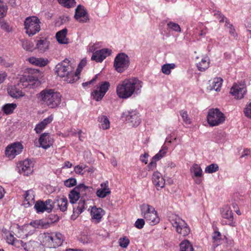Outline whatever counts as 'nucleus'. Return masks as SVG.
<instances>
[{
	"label": "nucleus",
	"mask_w": 251,
	"mask_h": 251,
	"mask_svg": "<svg viewBox=\"0 0 251 251\" xmlns=\"http://www.w3.org/2000/svg\"><path fill=\"white\" fill-rule=\"evenodd\" d=\"M142 85L143 82L136 77L126 79L117 86V94L120 98L127 99L140 93Z\"/></svg>",
	"instance_id": "f257e3e1"
},
{
	"label": "nucleus",
	"mask_w": 251,
	"mask_h": 251,
	"mask_svg": "<svg viewBox=\"0 0 251 251\" xmlns=\"http://www.w3.org/2000/svg\"><path fill=\"white\" fill-rule=\"evenodd\" d=\"M74 68L70 61L65 59L55 66V72L57 75L68 83H74L76 79L77 74L73 71Z\"/></svg>",
	"instance_id": "f03ea898"
},
{
	"label": "nucleus",
	"mask_w": 251,
	"mask_h": 251,
	"mask_svg": "<svg viewBox=\"0 0 251 251\" xmlns=\"http://www.w3.org/2000/svg\"><path fill=\"white\" fill-rule=\"evenodd\" d=\"M39 95L41 100L50 108L58 107L61 103V95L54 90L45 89Z\"/></svg>",
	"instance_id": "7ed1b4c3"
},
{
	"label": "nucleus",
	"mask_w": 251,
	"mask_h": 251,
	"mask_svg": "<svg viewBox=\"0 0 251 251\" xmlns=\"http://www.w3.org/2000/svg\"><path fill=\"white\" fill-rule=\"evenodd\" d=\"M40 23V20L36 16L26 18L24 22L25 33L31 36L39 32L41 29Z\"/></svg>",
	"instance_id": "20e7f679"
},
{
	"label": "nucleus",
	"mask_w": 251,
	"mask_h": 251,
	"mask_svg": "<svg viewBox=\"0 0 251 251\" xmlns=\"http://www.w3.org/2000/svg\"><path fill=\"white\" fill-rule=\"evenodd\" d=\"M141 213L144 218L151 225H155L159 221L154 208L148 204H143L141 207Z\"/></svg>",
	"instance_id": "39448f33"
},
{
	"label": "nucleus",
	"mask_w": 251,
	"mask_h": 251,
	"mask_svg": "<svg viewBox=\"0 0 251 251\" xmlns=\"http://www.w3.org/2000/svg\"><path fill=\"white\" fill-rule=\"evenodd\" d=\"M207 119L209 125L214 126L223 123L225 121V117L219 109H211L208 111Z\"/></svg>",
	"instance_id": "423d86ee"
},
{
	"label": "nucleus",
	"mask_w": 251,
	"mask_h": 251,
	"mask_svg": "<svg viewBox=\"0 0 251 251\" xmlns=\"http://www.w3.org/2000/svg\"><path fill=\"white\" fill-rule=\"evenodd\" d=\"M129 65V58L125 53H120L114 59V67L118 73H123Z\"/></svg>",
	"instance_id": "0eeeda50"
},
{
	"label": "nucleus",
	"mask_w": 251,
	"mask_h": 251,
	"mask_svg": "<svg viewBox=\"0 0 251 251\" xmlns=\"http://www.w3.org/2000/svg\"><path fill=\"white\" fill-rule=\"evenodd\" d=\"M171 222L178 233L185 236L190 233V229L187 224L177 216H173L171 219Z\"/></svg>",
	"instance_id": "6e6552de"
},
{
	"label": "nucleus",
	"mask_w": 251,
	"mask_h": 251,
	"mask_svg": "<svg viewBox=\"0 0 251 251\" xmlns=\"http://www.w3.org/2000/svg\"><path fill=\"white\" fill-rule=\"evenodd\" d=\"M110 84L108 81L100 83L97 88L92 92L91 95L93 99L96 101L101 100L108 90Z\"/></svg>",
	"instance_id": "1a4fd4ad"
},
{
	"label": "nucleus",
	"mask_w": 251,
	"mask_h": 251,
	"mask_svg": "<svg viewBox=\"0 0 251 251\" xmlns=\"http://www.w3.org/2000/svg\"><path fill=\"white\" fill-rule=\"evenodd\" d=\"M122 117L124 118L126 121L133 126H138L141 123L139 113L136 110H132L124 112Z\"/></svg>",
	"instance_id": "9d476101"
},
{
	"label": "nucleus",
	"mask_w": 251,
	"mask_h": 251,
	"mask_svg": "<svg viewBox=\"0 0 251 251\" xmlns=\"http://www.w3.org/2000/svg\"><path fill=\"white\" fill-rule=\"evenodd\" d=\"M33 163L29 159L25 160L17 164V170L20 174L28 176L33 172Z\"/></svg>",
	"instance_id": "9b49d317"
},
{
	"label": "nucleus",
	"mask_w": 251,
	"mask_h": 251,
	"mask_svg": "<svg viewBox=\"0 0 251 251\" xmlns=\"http://www.w3.org/2000/svg\"><path fill=\"white\" fill-rule=\"evenodd\" d=\"M246 86L243 83H235L231 87L230 93L236 99H241L246 93Z\"/></svg>",
	"instance_id": "f8f14e48"
},
{
	"label": "nucleus",
	"mask_w": 251,
	"mask_h": 251,
	"mask_svg": "<svg viewBox=\"0 0 251 251\" xmlns=\"http://www.w3.org/2000/svg\"><path fill=\"white\" fill-rule=\"evenodd\" d=\"M23 149V146L21 143H14L6 148L5 154L10 159H13L22 151Z\"/></svg>",
	"instance_id": "ddd939ff"
},
{
	"label": "nucleus",
	"mask_w": 251,
	"mask_h": 251,
	"mask_svg": "<svg viewBox=\"0 0 251 251\" xmlns=\"http://www.w3.org/2000/svg\"><path fill=\"white\" fill-rule=\"evenodd\" d=\"M51 210H59L60 211L65 212L67 209L68 200L66 198L62 197L55 199L53 201L51 202Z\"/></svg>",
	"instance_id": "4468645a"
},
{
	"label": "nucleus",
	"mask_w": 251,
	"mask_h": 251,
	"mask_svg": "<svg viewBox=\"0 0 251 251\" xmlns=\"http://www.w3.org/2000/svg\"><path fill=\"white\" fill-rule=\"evenodd\" d=\"M75 18L79 23H84L89 21L88 14L84 7L80 5L75 9Z\"/></svg>",
	"instance_id": "2eb2a0df"
},
{
	"label": "nucleus",
	"mask_w": 251,
	"mask_h": 251,
	"mask_svg": "<svg viewBox=\"0 0 251 251\" xmlns=\"http://www.w3.org/2000/svg\"><path fill=\"white\" fill-rule=\"evenodd\" d=\"M220 212L222 217L228 220L229 226L232 227L236 226L235 222L233 221V213L228 205L224 206L221 208Z\"/></svg>",
	"instance_id": "dca6fc26"
},
{
	"label": "nucleus",
	"mask_w": 251,
	"mask_h": 251,
	"mask_svg": "<svg viewBox=\"0 0 251 251\" xmlns=\"http://www.w3.org/2000/svg\"><path fill=\"white\" fill-rule=\"evenodd\" d=\"M21 244L22 247L27 251H44V246L37 241H30L27 243H24L21 241Z\"/></svg>",
	"instance_id": "f3484780"
},
{
	"label": "nucleus",
	"mask_w": 251,
	"mask_h": 251,
	"mask_svg": "<svg viewBox=\"0 0 251 251\" xmlns=\"http://www.w3.org/2000/svg\"><path fill=\"white\" fill-rule=\"evenodd\" d=\"M168 147L165 146H162L161 149L152 158L151 162L149 164L148 167L149 170H152L156 166V162L160 160L166 154L168 151Z\"/></svg>",
	"instance_id": "a211bd4d"
},
{
	"label": "nucleus",
	"mask_w": 251,
	"mask_h": 251,
	"mask_svg": "<svg viewBox=\"0 0 251 251\" xmlns=\"http://www.w3.org/2000/svg\"><path fill=\"white\" fill-rule=\"evenodd\" d=\"M51 202V200L50 199L47 200L45 202L40 201H37L34 205V208L38 213L43 212L45 211L49 213L50 212L52 207Z\"/></svg>",
	"instance_id": "6ab92c4d"
},
{
	"label": "nucleus",
	"mask_w": 251,
	"mask_h": 251,
	"mask_svg": "<svg viewBox=\"0 0 251 251\" xmlns=\"http://www.w3.org/2000/svg\"><path fill=\"white\" fill-rule=\"evenodd\" d=\"M40 146L45 149L50 148L53 143V139L49 133H44L39 139Z\"/></svg>",
	"instance_id": "aec40b11"
},
{
	"label": "nucleus",
	"mask_w": 251,
	"mask_h": 251,
	"mask_svg": "<svg viewBox=\"0 0 251 251\" xmlns=\"http://www.w3.org/2000/svg\"><path fill=\"white\" fill-rule=\"evenodd\" d=\"M110 54V50L107 49H103L93 52L91 57L92 60L97 62H101Z\"/></svg>",
	"instance_id": "412c9836"
},
{
	"label": "nucleus",
	"mask_w": 251,
	"mask_h": 251,
	"mask_svg": "<svg viewBox=\"0 0 251 251\" xmlns=\"http://www.w3.org/2000/svg\"><path fill=\"white\" fill-rule=\"evenodd\" d=\"M111 193V191L108 186V181L100 184V188L96 192L97 196L100 198H104Z\"/></svg>",
	"instance_id": "4be33fe9"
},
{
	"label": "nucleus",
	"mask_w": 251,
	"mask_h": 251,
	"mask_svg": "<svg viewBox=\"0 0 251 251\" xmlns=\"http://www.w3.org/2000/svg\"><path fill=\"white\" fill-rule=\"evenodd\" d=\"M35 193L32 189L27 190L25 194V201L24 205L25 207H28L34 203Z\"/></svg>",
	"instance_id": "5701e85b"
},
{
	"label": "nucleus",
	"mask_w": 251,
	"mask_h": 251,
	"mask_svg": "<svg viewBox=\"0 0 251 251\" xmlns=\"http://www.w3.org/2000/svg\"><path fill=\"white\" fill-rule=\"evenodd\" d=\"M152 182L158 188H162L165 186V180L161 174L158 172H155L152 175Z\"/></svg>",
	"instance_id": "b1692460"
},
{
	"label": "nucleus",
	"mask_w": 251,
	"mask_h": 251,
	"mask_svg": "<svg viewBox=\"0 0 251 251\" xmlns=\"http://www.w3.org/2000/svg\"><path fill=\"white\" fill-rule=\"evenodd\" d=\"M53 120V117L52 115L49 116L48 118H45L40 123L38 124L34 130L36 131L37 133H41L43 130L46 127V126L50 123Z\"/></svg>",
	"instance_id": "393cba45"
},
{
	"label": "nucleus",
	"mask_w": 251,
	"mask_h": 251,
	"mask_svg": "<svg viewBox=\"0 0 251 251\" xmlns=\"http://www.w3.org/2000/svg\"><path fill=\"white\" fill-rule=\"evenodd\" d=\"M50 42L46 39H41L36 42V48L40 52L46 51L49 48Z\"/></svg>",
	"instance_id": "a878e982"
},
{
	"label": "nucleus",
	"mask_w": 251,
	"mask_h": 251,
	"mask_svg": "<svg viewBox=\"0 0 251 251\" xmlns=\"http://www.w3.org/2000/svg\"><path fill=\"white\" fill-rule=\"evenodd\" d=\"M223 79L220 77L214 78L209 81V89L214 90L216 91H220L222 84Z\"/></svg>",
	"instance_id": "bb28decb"
},
{
	"label": "nucleus",
	"mask_w": 251,
	"mask_h": 251,
	"mask_svg": "<svg viewBox=\"0 0 251 251\" xmlns=\"http://www.w3.org/2000/svg\"><path fill=\"white\" fill-rule=\"evenodd\" d=\"M67 29L64 28L56 34V38L57 41L60 44H66L68 43V39L66 38Z\"/></svg>",
	"instance_id": "cd10ccee"
},
{
	"label": "nucleus",
	"mask_w": 251,
	"mask_h": 251,
	"mask_svg": "<svg viewBox=\"0 0 251 251\" xmlns=\"http://www.w3.org/2000/svg\"><path fill=\"white\" fill-rule=\"evenodd\" d=\"M28 60L31 64L39 67L46 66L48 62L47 59L35 57H29L28 58Z\"/></svg>",
	"instance_id": "c85d7f7f"
},
{
	"label": "nucleus",
	"mask_w": 251,
	"mask_h": 251,
	"mask_svg": "<svg viewBox=\"0 0 251 251\" xmlns=\"http://www.w3.org/2000/svg\"><path fill=\"white\" fill-rule=\"evenodd\" d=\"M104 211L101 208L93 207L91 209V214L94 219H96L98 222H100L103 215Z\"/></svg>",
	"instance_id": "c756f323"
},
{
	"label": "nucleus",
	"mask_w": 251,
	"mask_h": 251,
	"mask_svg": "<svg viewBox=\"0 0 251 251\" xmlns=\"http://www.w3.org/2000/svg\"><path fill=\"white\" fill-rule=\"evenodd\" d=\"M85 201L86 200L83 198H81L77 205L74 207V213L77 214L81 213L83 211L84 209H85Z\"/></svg>",
	"instance_id": "7c9ffc66"
},
{
	"label": "nucleus",
	"mask_w": 251,
	"mask_h": 251,
	"mask_svg": "<svg viewBox=\"0 0 251 251\" xmlns=\"http://www.w3.org/2000/svg\"><path fill=\"white\" fill-rule=\"evenodd\" d=\"M8 92L12 97L15 98H19L24 95L23 92L15 86H12L11 88H9Z\"/></svg>",
	"instance_id": "2f4dec72"
},
{
	"label": "nucleus",
	"mask_w": 251,
	"mask_h": 251,
	"mask_svg": "<svg viewBox=\"0 0 251 251\" xmlns=\"http://www.w3.org/2000/svg\"><path fill=\"white\" fill-rule=\"evenodd\" d=\"M209 59L208 56H204L200 62L197 64V67L199 71H204L209 67Z\"/></svg>",
	"instance_id": "473e14b6"
},
{
	"label": "nucleus",
	"mask_w": 251,
	"mask_h": 251,
	"mask_svg": "<svg viewBox=\"0 0 251 251\" xmlns=\"http://www.w3.org/2000/svg\"><path fill=\"white\" fill-rule=\"evenodd\" d=\"M190 172L193 175L192 176V177H199L201 176L202 175V171L199 165L194 164L190 169Z\"/></svg>",
	"instance_id": "72a5a7b5"
},
{
	"label": "nucleus",
	"mask_w": 251,
	"mask_h": 251,
	"mask_svg": "<svg viewBox=\"0 0 251 251\" xmlns=\"http://www.w3.org/2000/svg\"><path fill=\"white\" fill-rule=\"evenodd\" d=\"M99 122L101 124L100 127L103 130L107 129L110 127V122L107 117L104 115H101L99 117Z\"/></svg>",
	"instance_id": "f704fd0d"
},
{
	"label": "nucleus",
	"mask_w": 251,
	"mask_h": 251,
	"mask_svg": "<svg viewBox=\"0 0 251 251\" xmlns=\"http://www.w3.org/2000/svg\"><path fill=\"white\" fill-rule=\"evenodd\" d=\"M53 244L54 245V248L61 246L62 244L63 239L62 235L60 233L55 234L52 233Z\"/></svg>",
	"instance_id": "c9c22d12"
},
{
	"label": "nucleus",
	"mask_w": 251,
	"mask_h": 251,
	"mask_svg": "<svg viewBox=\"0 0 251 251\" xmlns=\"http://www.w3.org/2000/svg\"><path fill=\"white\" fill-rule=\"evenodd\" d=\"M76 190V189L74 188V189L70 192L69 195L70 201L72 204L75 203L80 197L78 191Z\"/></svg>",
	"instance_id": "e433bc0d"
},
{
	"label": "nucleus",
	"mask_w": 251,
	"mask_h": 251,
	"mask_svg": "<svg viewBox=\"0 0 251 251\" xmlns=\"http://www.w3.org/2000/svg\"><path fill=\"white\" fill-rule=\"evenodd\" d=\"M176 65L174 63L166 64L162 66L161 71L163 74L169 75L171 73V70L174 69Z\"/></svg>",
	"instance_id": "4c0bfd02"
},
{
	"label": "nucleus",
	"mask_w": 251,
	"mask_h": 251,
	"mask_svg": "<svg viewBox=\"0 0 251 251\" xmlns=\"http://www.w3.org/2000/svg\"><path fill=\"white\" fill-rule=\"evenodd\" d=\"M75 189H76V191H78V193L79 194L80 196L81 195H85L87 194L88 192H90V188L88 186H85L84 184L81 183L77 186H76L75 187Z\"/></svg>",
	"instance_id": "58836bf2"
},
{
	"label": "nucleus",
	"mask_w": 251,
	"mask_h": 251,
	"mask_svg": "<svg viewBox=\"0 0 251 251\" xmlns=\"http://www.w3.org/2000/svg\"><path fill=\"white\" fill-rule=\"evenodd\" d=\"M193 248L188 240H185L180 244V251H193Z\"/></svg>",
	"instance_id": "ea45409f"
},
{
	"label": "nucleus",
	"mask_w": 251,
	"mask_h": 251,
	"mask_svg": "<svg viewBox=\"0 0 251 251\" xmlns=\"http://www.w3.org/2000/svg\"><path fill=\"white\" fill-rule=\"evenodd\" d=\"M16 107L17 104L16 103H7L3 106L2 109L5 114H10L13 112Z\"/></svg>",
	"instance_id": "a19ab883"
},
{
	"label": "nucleus",
	"mask_w": 251,
	"mask_h": 251,
	"mask_svg": "<svg viewBox=\"0 0 251 251\" xmlns=\"http://www.w3.org/2000/svg\"><path fill=\"white\" fill-rule=\"evenodd\" d=\"M44 241L46 242V244L49 248H53L54 245L53 244V237L52 233H46L44 234Z\"/></svg>",
	"instance_id": "79ce46f5"
},
{
	"label": "nucleus",
	"mask_w": 251,
	"mask_h": 251,
	"mask_svg": "<svg viewBox=\"0 0 251 251\" xmlns=\"http://www.w3.org/2000/svg\"><path fill=\"white\" fill-rule=\"evenodd\" d=\"M43 221L42 220H36L31 222L29 225L25 227V229L28 228L30 226H32L35 228H42L44 227Z\"/></svg>",
	"instance_id": "37998d69"
},
{
	"label": "nucleus",
	"mask_w": 251,
	"mask_h": 251,
	"mask_svg": "<svg viewBox=\"0 0 251 251\" xmlns=\"http://www.w3.org/2000/svg\"><path fill=\"white\" fill-rule=\"evenodd\" d=\"M23 48L27 51H31L34 49L33 43L28 40L22 41Z\"/></svg>",
	"instance_id": "c03bdc74"
},
{
	"label": "nucleus",
	"mask_w": 251,
	"mask_h": 251,
	"mask_svg": "<svg viewBox=\"0 0 251 251\" xmlns=\"http://www.w3.org/2000/svg\"><path fill=\"white\" fill-rule=\"evenodd\" d=\"M219 170L218 165L216 164H211L207 166L205 169V172L208 174H212L218 171Z\"/></svg>",
	"instance_id": "a18cd8bd"
},
{
	"label": "nucleus",
	"mask_w": 251,
	"mask_h": 251,
	"mask_svg": "<svg viewBox=\"0 0 251 251\" xmlns=\"http://www.w3.org/2000/svg\"><path fill=\"white\" fill-rule=\"evenodd\" d=\"M179 113L185 124L189 125L191 124V119L189 118L186 111L184 110H181L180 111Z\"/></svg>",
	"instance_id": "49530a36"
},
{
	"label": "nucleus",
	"mask_w": 251,
	"mask_h": 251,
	"mask_svg": "<svg viewBox=\"0 0 251 251\" xmlns=\"http://www.w3.org/2000/svg\"><path fill=\"white\" fill-rule=\"evenodd\" d=\"M7 7L6 4L2 0H0V18L4 17L7 12Z\"/></svg>",
	"instance_id": "de8ad7c7"
},
{
	"label": "nucleus",
	"mask_w": 251,
	"mask_h": 251,
	"mask_svg": "<svg viewBox=\"0 0 251 251\" xmlns=\"http://www.w3.org/2000/svg\"><path fill=\"white\" fill-rule=\"evenodd\" d=\"M59 3L64 7L70 8L74 6V0H58Z\"/></svg>",
	"instance_id": "09e8293b"
},
{
	"label": "nucleus",
	"mask_w": 251,
	"mask_h": 251,
	"mask_svg": "<svg viewBox=\"0 0 251 251\" xmlns=\"http://www.w3.org/2000/svg\"><path fill=\"white\" fill-rule=\"evenodd\" d=\"M119 242V245L121 247L126 248L129 244V240L127 237L125 236L124 237L120 238Z\"/></svg>",
	"instance_id": "8fccbe9b"
},
{
	"label": "nucleus",
	"mask_w": 251,
	"mask_h": 251,
	"mask_svg": "<svg viewBox=\"0 0 251 251\" xmlns=\"http://www.w3.org/2000/svg\"><path fill=\"white\" fill-rule=\"evenodd\" d=\"M29 80V76H23L20 78V82L19 85L23 87H27L29 84L28 80Z\"/></svg>",
	"instance_id": "3c124183"
},
{
	"label": "nucleus",
	"mask_w": 251,
	"mask_h": 251,
	"mask_svg": "<svg viewBox=\"0 0 251 251\" xmlns=\"http://www.w3.org/2000/svg\"><path fill=\"white\" fill-rule=\"evenodd\" d=\"M3 232L5 233L6 234H7L6 236L7 242L9 244L13 245L16 240V238L14 237L13 235L9 231L6 232L5 231Z\"/></svg>",
	"instance_id": "603ef678"
},
{
	"label": "nucleus",
	"mask_w": 251,
	"mask_h": 251,
	"mask_svg": "<svg viewBox=\"0 0 251 251\" xmlns=\"http://www.w3.org/2000/svg\"><path fill=\"white\" fill-rule=\"evenodd\" d=\"M167 26L176 32H180L181 31L180 26L176 23L170 22L167 24Z\"/></svg>",
	"instance_id": "864d4df0"
},
{
	"label": "nucleus",
	"mask_w": 251,
	"mask_h": 251,
	"mask_svg": "<svg viewBox=\"0 0 251 251\" xmlns=\"http://www.w3.org/2000/svg\"><path fill=\"white\" fill-rule=\"evenodd\" d=\"M76 184V180L74 178H70L64 182V185L68 187H72Z\"/></svg>",
	"instance_id": "5fc2aeb1"
},
{
	"label": "nucleus",
	"mask_w": 251,
	"mask_h": 251,
	"mask_svg": "<svg viewBox=\"0 0 251 251\" xmlns=\"http://www.w3.org/2000/svg\"><path fill=\"white\" fill-rule=\"evenodd\" d=\"M214 15L217 16V18L219 19L220 22H224L225 19H226V24L227 25L229 23L228 20L226 18H225V16L221 13H220L219 11L215 12Z\"/></svg>",
	"instance_id": "6e6d98bb"
},
{
	"label": "nucleus",
	"mask_w": 251,
	"mask_h": 251,
	"mask_svg": "<svg viewBox=\"0 0 251 251\" xmlns=\"http://www.w3.org/2000/svg\"><path fill=\"white\" fill-rule=\"evenodd\" d=\"M145 225V221L143 219H138L134 224L135 226L138 229H142Z\"/></svg>",
	"instance_id": "4d7b16f0"
},
{
	"label": "nucleus",
	"mask_w": 251,
	"mask_h": 251,
	"mask_svg": "<svg viewBox=\"0 0 251 251\" xmlns=\"http://www.w3.org/2000/svg\"><path fill=\"white\" fill-rule=\"evenodd\" d=\"M0 25L1 29L4 30L6 31L9 32L11 30L8 23L3 20L0 21Z\"/></svg>",
	"instance_id": "13d9d810"
},
{
	"label": "nucleus",
	"mask_w": 251,
	"mask_h": 251,
	"mask_svg": "<svg viewBox=\"0 0 251 251\" xmlns=\"http://www.w3.org/2000/svg\"><path fill=\"white\" fill-rule=\"evenodd\" d=\"M244 113L246 117L251 118V102L247 105L244 110Z\"/></svg>",
	"instance_id": "bf43d9fd"
},
{
	"label": "nucleus",
	"mask_w": 251,
	"mask_h": 251,
	"mask_svg": "<svg viewBox=\"0 0 251 251\" xmlns=\"http://www.w3.org/2000/svg\"><path fill=\"white\" fill-rule=\"evenodd\" d=\"M149 155L147 152H145V153L143 155H141L140 156V160L142 162L145 163V164H147L148 159V158L149 157Z\"/></svg>",
	"instance_id": "052dcab7"
},
{
	"label": "nucleus",
	"mask_w": 251,
	"mask_h": 251,
	"mask_svg": "<svg viewBox=\"0 0 251 251\" xmlns=\"http://www.w3.org/2000/svg\"><path fill=\"white\" fill-rule=\"evenodd\" d=\"M85 167H83L80 165H77L74 168V171L77 174H81L83 170L85 168Z\"/></svg>",
	"instance_id": "680f3d73"
},
{
	"label": "nucleus",
	"mask_w": 251,
	"mask_h": 251,
	"mask_svg": "<svg viewBox=\"0 0 251 251\" xmlns=\"http://www.w3.org/2000/svg\"><path fill=\"white\" fill-rule=\"evenodd\" d=\"M97 78V76L95 75V76L92 80H91L89 81L83 83L82 84V85L83 86V87H85L86 86H87L89 85H90L92 83H93L94 82H95L96 81Z\"/></svg>",
	"instance_id": "e2e57ef3"
},
{
	"label": "nucleus",
	"mask_w": 251,
	"mask_h": 251,
	"mask_svg": "<svg viewBox=\"0 0 251 251\" xmlns=\"http://www.w3.org/2000/svg\"><path fill=\"white\" fill-rule=\"evenodd\" d=\"M221 238V233L219 231L214 232L213 238L215 240H218Z\"/></svg>",
	"instance_id": "0e129e2a"
},
{
	"label": "nucleus",
	"mask_w": 251,
	"mask_h": 251,
	"mask_svg": "<svg viewBox=\"0 0 251 251\" xmlns=\"http://www.w3.org/2000/svg\"><path fill=\"white\" fill-rule=\"evenodd\" d=\"M86 63H87V61L85 59H83L82 60H81V61H80V62L79 63V64L78 65V69H81L83 67H84L86 65Z\"/></svg>",
	"instance_id": "69168bd1"
},
{
	"label": "nucleus",
	"mask_w": 251,
	"mask_h": 251,
	"mask_svg": "<svg viewBox=\"0 0 251 251\" xmlns=\"http://www.w3.org/2000/svg\"><path fill=\"white\" fill-rule=\"evenodd\" d=\"M226 25L227 26V27L229 28V33L232 35L234 36L235 29L233 27L232 25L228 23V24L227 25Z\"/></svg>",
	"instance_id": "338daca9"
},
{
	"label": "nucleus",
	"mask_w": 251,
	"mask_h": 251,
	"mask_svg": "<svg viewBox=\"0 0 251 251\" xmlns=\"http://www.w3.org/2000/svg\"><path fill=\"white\" fill-rule=\"evenodd\" d=\"M6 76V75L5 73L0 72V84L2 83L4 81Z\"/></svg>",
	"instance_id": "774afa93"
}]
</instances>
